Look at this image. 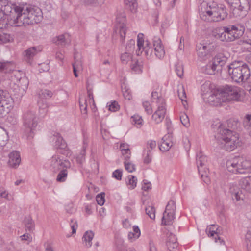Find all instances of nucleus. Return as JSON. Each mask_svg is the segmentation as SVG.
Here are the masks:
<instances>
[{"label": "nucleus", "instance_id": "nucleus-1", "mask_svg": "<svg viewBox=\"0 0 251 251\" xmlns=\"http://www.w3.org/2000/svg\"><path fill=\"white\" fill-rule=\"evenodd\" d=\"M42 19L40 8L30 5L20 6L8 3L7 0H0V28L26 26L40 22ZM12 36L0 30V44L13 41Z\"/></svg>", "mask_w": 251, "mask_h": 251}, {"label": "nucleus", "instance_id": "nucleus-2", "mask_svg": "<svg viewBox=\"0 0 251 251\" xmlns=\"http://www.w3.org/2000/svg\"><path fill=\"white\" fill-rule=\"evenodd\" d=\"M239 126L237 120L230 119L225 123H219L216 139L221 148L231 151L240 144L238 134L235 131Z\"/></svg>", "mask_w": 251, "mask_h": 251}, {"label": "nucleus", "instance_id": "nucleus-3", "mask_svg": "<svg viewBox=\"0 0 251 251\" xmlns=\"http://www.w3.org/2000/svg\"><path fill=\"white\" fill-rule=\"evenodd\" d=\"M152 44L153 51L149 41L144 40L143 34H138L137 41V55H140L144 52L148 59L152 60L154 56L159 59H162L165 56V51L161 40L158 36H154L152 38Z\"/></svg>", "mask_w": 251, "mask_h": 251}, {"label": "nucleus", "instance_id": "nucleus-4", "mask_svg": "<svg viewBox=\"0 0 251 251\" xmlns=\"http://www.w3.org/2000/svg\"><path fill=\"white\" fill-rule=\"evenodd\" d=\"M199 12L200 18L208 22L221 21L227 16L226 7L213 1L202 2L199 6Z\"/></svg>", "mask_w": 251, "mask_h": 251}, {"label": "nucleus", "instance_id": "nucleus-5", "mask_svg": "<svg viewBox=\"0 0 251 251\" xmlns=\"http://www.w3.org/2000/svg\"><path fill=\"white\" fill-rule=\"evenodd\" d=\"M227 67L228 74L233 81L237 83H243L249 79L251 72L246 64L235 61Z\"/></svg>", "mask_w": 251, "mask_h": 251}, {"label": "nucleus", "instance_id": "nucleus-6", "mask_svg": "<svg viewBox=\"0 0 251 251\" xmlns=\"http://www.w3.org/2000/svg\"><path fill=\"white\" fill-rule=\"evenodd\" d=\"M226 165L227 170L234 174L251 172V161L239 156L228 160Z\"/></svg>", "mask_w": 251, "mask_h": 251}, {"label": "nucleus", "instance_id": "nucleus-7", "mask_svg": "<svg viewBox=\"0 0 251 251\" xmlns=\"http://www.w3.org/2000/svg\"><path fill=\"white\" fill-rule=\"evenodd\" d=\"M38 118L33 111H28L24 116L23 135L27 139L33 138L38 125Z\"/></svg>", "mask_w": 251, "mask_h": 251}, {"label": "nucleus", "instance_id": "nucleus-8", "mask_svg": "<svg viewBox=\"0 0 251 251\" xmlns=\"http://www.w3.org/2000/svg\"><path fill=\"white\" fill-rule=\"evenodd\" d=\"M197 164L199 173L204 182L208 184L210 180L208 177L209 170L207 167V158L201 152L197 154Z\"/></svg>", "mask_w": 251, "mask_h": 251}, {"label": "nucleus", "instance_id": "nucleus-9", "mask_svg": "<svg viewBox=\"0 0 251 251\" xmlns=\"http://www.w3.org/2000/svg\"><path fill=\"white\" fill-rule=\"evenodd\" d=\"M250 0H232L228 5L230 11L235 17H243L246 15V12L249 7Z\"/></svg>", "mask_w": 251, "mask_h": 251}, {"label": "nucleus", "instance_id": "nucleus-10", "mask_svg": "<svg viewBox=\"0 0 251 251\" xmlns=\"http://www.w3.org/2000/svg\"><path fill=\"white\" fill-rule=\"evenodd\" d=\"M49 164L50 169L53 172H57L60 169L71 167V163L69 160L59 154L53 155L49 160Z\"/></svg>", "mask_w": 251, "mask_h": 251}, {"label": "nucleus", "instance_id": "nucleus-11", "mask_svg": "<svg viewBox=\"0 0 251 251\" xmlns=\"http://www.w3.org/2000/svg\"><path fill=\"white\" fill-rule=\"evenodd\" d=\"M220 96H222L224 102L237 100L240 97V89L235 86L226 85L219 89Z\"/></svg>", "mask_w": 251, "mask_h": 251}, {"label": "nucleus", "instance_id": "nucleus-12", "mask_svg": "<svg viewBox=\"0 0 251 251\" xmlns=\"http://www.w3.org/2000/svg\"><path fill=\"white\" fill-rule=\"evenodd\" d=\"M114 31L119 34L121 39L123 41L125 38L126 31V19L124 12H118L116 14Z\"/></svg>", "mask_w": 251, "mask_h": 251}, {"label": "nucleus", "instance_id": "nucleus-13", "mask_svg": "<svg viewBox=\"0 0 251 251\" xmlns=\"http://www.w3.org/2000/svg\"><path fill=\"white\" fill-rule=\"evenodd\" d=\"M214 50L212 44H199L197 46V55L200 61H204L209 59Z\"/></svg>", "mask_w": 251, "mask_h": 251}, {"label": "nucleus", "instance_id": "nucleus-14", "mask_svg": "<svg viewBox=\"0 0 251 251\" xmlns=\"http://www.w3.org/2000/svg\"><path fill=\"white\" fill-rule=\"evenodd\" d=\"M52 96L53 92L48 89L41 90L39 92L38 105L40 110H45L49 108L47 100L51 98Z\"/></svg>", "mask_w": 251, "mask_h": 251}, {"label": "nucleus", "instance_id": "nucleus-15", "mask_svg": "<svg viewBox=\"0 0 251 251\" xmlns=\"http://www.w3.org/2000/svg\"><path fill=\"white\" fill-rule=\"evenodd\" d=\"M228 36L229 37V42H232L241 37L244 33L245 28L240 25H235L229 26H225Z\"/></svg>", "mask_w": 251, "mask_h": 251}, {"label": "nucleus", "instance_id": "nucleus-16", "mask_svg": "<svg viewBox=\"0 0 251 251\" xmlns=\"http://www.w3.org/2000/svg\"><path fill=\"white\" fill-rule=\"evenodd\" d=\"M42 50V48L40 46L32 47L28 48L23 52V57L24 61L31 65L33 61L34 57Z\"/></svg>", "mask_w": 251, "mask_h": 251}, {"label": "nucleus", "instance_id": "nucleus-17", "mask_svg": "<svg viewBox=\"0 0 251 251\" xmlns=\"http://www.w3.org/2000/svg\"><path fill=\"white\" fill-rule=\"evenodd\" d=\"M219 94L220 90L219 89L217 90H214L208 97L204 96L203 100L205 102L211 105L215 106H219L224 102L222 96H220Z\"/></svg>", "mask_w": 251, "mask_h": 251}, {"label": "nucleus", "instance_id": "nucleus-18", "mask_svg": "<svg viewBox=\"0 0 251 251\" xmlns=\"http://www.w3.org/2000/svg\"><path fill=\"white\" fill-rule=\"evenodd\" d=\"M87 93V100H79L80 110H94L96 108L92 92L88 90Z\"/></svg>", "mask_w": 251, "mask_h": 251}, {"label": "nucleus", "instance_id": "nucleus-19", "mask_svg": "<svg viewBox=\"0 0 251 251\" xmlns=\"http://www.w3.org/2000/svg\"><path fill=\"white\" fill-rule=\"evenodd\" d=\"M206 232L209 237L214 238L216 243H219L221 245L224 244V241L219 237L220 230L218 226L211 225L208 226L206 229Z\"/></svg>", "mask_w": 251, "mask_h": 251}, {"label": "nucleus", "instance_id": "nucleus-20", "mask_svg": "<svg viewBox=\"0 0 251 251\" xmlns=\"http://www.w3.org/2000/svg\"><path fill=\"white\" fill-rule=\"evenodd\" d=\"M10 99L6 91L0 89V110H8L11 105L8 102Z\"/></svg>", "mask_w": 251, "mask_h": 251}, {"label": "nucleus", "instance_id": "nucleus-21", "mask_svg": "<svg viewBox=\"0 0 251 251\" xmlns=\"http://www.w3.org/2000/svg\"><path fill=\"white\" fill-rule=\"evenodd\" d=\"M213 33L215 37L220 41L229 42V37L228 36L225 26L215 29Z\"/></svg>", "mask_w": 251, "mask_h": 251}, {"label": "nucleus", "instance_id": "nucleus-22", "mask_svg": "<svg viewBox=\"0 0 251 251\" xmlns=\"http://www.w3.org/2000/svg\"><path fill=\"white\" fill-rule=\"evenodd\" d=\"M21 162V157L19 152L14 151L9 154L8 164L12 168H17Z\"/></svg>", "mask_w": 251, "mask_h": 251}, {"label": "nucleus", "instance_id": "nucleus-23", "mask_svg": "<svg viewBox=\"0 0 251 251\" xmlns=\"http://www.w3.org/2000/svg\"><path fill=\"white\" fill-rule=\"evenodd\" d=\"M15 84L19 88L18 92L19 95H23L27 89L29 80L26 77L23 76L17 80Z\"/></svg>", "mask_w": 251, "mask_h": 251}, {"label": "nucleus", "instance_id": "nucleus-24", "mask_svg": "<svg viewBox=\"0 0 251 251\" xmlns=\"http://www.w3.org/2000/svg\"><path fill=\"white\" fill-rule=\"evenodd\" d=\"M172 136L170 134L165 135L162 139L159 149L163 151H168L173 146Z\"/></svg>", "mask_w": 251, "mask_h": 251}, {"label": "nucleus", "instance_id": "nucleus-25", "mask_svg": "<svg viewBox=\"0 0 251 251\" xmlns=\"http://www.w3.org/2000/svg\"><path fill=\"white\" fill-rule=\"evenodd\" d=\"M152 100H155V102L157 106V110H166V105L165 100L159 96L158 92L152 91L151 93Z\"/></svg>", "mask_w": 251, "mask_h": 251}, {"label": "nucleus", "instance_id": "nucleus-26", "mask_svg": "<svg viewBox=\"0 0 251 251\" xmlns=\"http://www.w3.org/2000/svg\"><path fill=\"white\" fill-rule=\"evenodd\" d=\"M214 85L210 81L205 82L201 86V94L203 98L204 96L208 97L211 94L213 91L217 90L214 88Z\"/></svg>", "mask_w": 251, "mask_h": 251}, {"label": "nucleus", "instance_id": "nucleus-27", "mask_svg": "<svg viewBox=\"0 0 251 251\" xmlns=\"http://www.w3.org/2000/svg\"><path fill=\"white\" fill-rule=\"evenodd\" d=\"M66 36L65 34L56 36L52 39V42L57 45L64 47L69 45L70 42V41L66 38Z\"/></svg>", "mask_w": 251, "mask_h": 251}, {"label": "nucleus", "instance_id": "nucleus-28", "mask_svg": "<svg viewBox=\"0 0 251 251\" xmlns=\"http://www.w3.org/2000/svg\"><path fill=\"white\" fill-rule=\"evenodd\" d=\"M249 173L251 174L248 176L241 179L239 181V185L242 189L251 192V172H249Z\"/></svg>", "mask_w": 251, "mask_h": 251}, {"label": "nucleus", "instance_id": "nucleus-29", "mask_svg": "<svg viewBox=\"0 0 251 251\" xmlns=\"http://www.w3.org/2000/svg\"><path fill=\"white\" fill-rule=\"evenodd\" d=\"M53 140L54 142V147L57 149H64L67 147L65 141L59 133H56L53 135Z\"/></svg>", "mask_w": 251, "mask_h": 251}, {"label": "nucleus", "instance_id": "nucleus-30", "mask_svg": "<svg viewBox=\"0 0 251 251\" xmlns=\"http://www.w3.org/2000/svg\"><path fill=\"white\" fill-rule=\"evenodd\" d=\"M133 232H129L128 234V239L130 242H133L139 238L141 235V231L137 226H133Z\"/></svg>", "mask_w": 251, "mask_h": 251}, {"label": "nucleus", "instance_id": "nucleus-31", "mask_svg": "<svg viewBox=\"0 0 251 251\" xmlns=\"http://www.w3.org/2000/svg\"><path fill=\"white\" fill-rule=\"evenodd\" d=\"M133 232H129L128 234V239L130 242H133L139 238L141 235V231L137 226H133Z\"/></svg>", "mask_w": 251, "mask_h": 251}, {"label": "nucleus", "instance_id": "nucleus-32", "mask_svg": "<svg viewBox=\"0 0 251 251\" xmlns=\"http://www.w3.org/2000/svg\"><path fill=\"white\" fill-rule=\"evenodd\" d=\"M94 236V234L91 231H87L84 233L82 239L83 244L86 247L89 248L91 247L92 244V240Z\"/></svg>", "mask_w": 251, "mask_h": 251}, {"label": "nucleus", "instance_id": "nucleus-33", "mask_svg": "<svg viewBox=\"0 0 251 251\" xmlns=\"http://www.w3.org/2000/svg\"><path fill=\"white\" fill-rule=\"evenodd\" d=\"M175 218V213L164 211L162 218V223L165 225H171Z\"/></svg>", "mask_w": 251, "mask_h": 251}, {"label": "nucleus", "instance_id": "nucleus-34", "mask_svg": "<svg viewBox=\"0 0 251 251\" xmlns=\"http://www.w3.org/2000/svg\"><path fill=\"white\" fill-rule=\"evenodd\" d=\"M227 58L223 53H220L215 55L213 58V61L214 63L219 67L223 66L227 61Z\"/></svg>", "mask_w": 251, "mask_h": 251}, {"label": "nucleus", "instance_id": "nucleus-35", "mask_svg": "<svg viewBox=\"0 0 251 251\" xmlns=\"http://www.w3.org/2000/svg\"><path fill=\"white\" fill-rule=\"evenodd\" d=\"M130 156H125L124 158V164L125 169L129 173H132L135 171V165L130 160Z\"/></svg>", "mask_w": 251, "mask_h": 251}, {"label": "nucleus", "instance_id": "nucleus-36", "mask_svg": "<svg viewBox=\"0 0 251 251\" xmlns=\"http://www.w3.org/2000/svg\"><path fill=\"white\" fill-rule=\"evenodd\" d=\"M13 70V65L10 62L0 61V72L7 73Z\"/></svg>", "mask_w": 251, "mask_h": 251}, {"label": "nucleus", "instance_id": "nucleus-37", "mask_svg": "<svg viewBox=\"0 0 251 251\" xmlns=\"http://www.w3.org/2000/svg\"><path fill=\"white\" fill-rule=\"evenodd\" d=\"M121 89L124 98L126 100H131L132 98L131 92L124 82L121 84Z\"/></svg>", "mask_w": 251, "mask_h": 251}, {"label": "nucleus", "instance_id": "nucleus-38", "mask_svg": "<svg viewBox=\"0 0 251 251\" xmlns=\"http://www.w3.org/2000/svg\"><path fill=\"white\" fill-rule=\"evenodd\" d=\"M178 95L181 100L184 108L185 109H188L187 102L185 100L186 98V93L184 89V87L181 86V87L178 90Z\"/></svg>", "mask_w": 251, "mask_h": 251}, {"label": "nucleus", "instance_id": "nucleus-39", "mask_svg": "<svg viewBox=\"0 0 251 251\" xmlns=\"http://www.w3.org/2000/svg\"><path fill=\"white\" fill-rule=\"evenodd\" d=\"M218 66L212 60L209 62L205 66V73L208 75H214L218 69Z\"/></svg>", "mask_w": 251, "mask_h": 251}, {"label": "nucleus", "instance_id": "nucleus-40", "mask_svg": "<svg viewBox=\"0 0 251 251\" xmlns=\"http://www.w3.org/2000/svg\"><path fill=\"white\" fill-rule=\"evenodd\" d=\"M165 111H155L152 114V119L155 123H159L164 118Z\"/></svg>", "mask_w": 251, "mask_h": 251}, {"label": "nucleus", "instance_id": "nucleus-41", "mask_svg": "<svg viewBox=\"0 0 251 251\" xmlns=\"http://www.w3.org/2000/svg\"><path fill=\"white\" fill-rule=\"evenodd\" d=\"M68 168H65L59 170V172L56 177V181L57 182H63L66 181L68 176Z\"/></svg>", "mask_w": 251, "mask_h": 251}, {"label": "nucleus", "instance_id": "nucleus-42", "mask_svg": "<svg viewBox=\"0 0 251 251\" xmlns=\"http://www.w3.org/2000/svg\"><path fill=\"white\" fill-rule=\"evenodd\" d=\"M75 62L73 64V67L78 69V70H82V62L81 60V56L78 53H75L74 54Z\"/></svg>", "mask_w": 251, "mask_h": 251}, {"label": "nucleus", "instance_id": "nucleus-43", "mask_svg": "<svg viewBox=\"0 0 251 251\" xmlns=\"http://www.w3.org/2000/svg\"><path fill=\"white\" fill-rule=\"evenodd\" d=\"M171 238L172 239V243L170 241H166V246L170 251H175L178 247V243L176 241V238L175 235H171Z\"/></svg>", "mask_w": 251, "mask_h": 251}, {"label": "nucleus", "instance_id": "nucleus-44", "mask_svg": "<svg viewBox=\"0 0 251 251\" xmlns=\"http://www.w3.org/2000/svg\"><path fill=\"white\" fill-rule=\"evenodd\" d=\"M124 3L131 12H135L136 11L137 8L136 0H124Z\"/></svg>", "mask_w": 251, "mask_h": 251}, {"label": "nucleus", "instance_id": "nucleus-45", "mask_svg": "<svg viewBox=\"0 0 251 251\" xmlns=\"http://www.w3.org/2000/svg\"><path fill=\"white\" fill-rule=\"evenodd\" d=\"M137 178L133 175H129L127 176V181L126 182L128 188L130 189H134L137 185Z\"/></svg>", "mask_w": 251, "mask_h": 251}, {"label": "nucleus", "instance_id": "nucleus-46", "mask_svg": "<svg viewBox=\"0 0 251 251\" xmlns=\"http://www.w3.org/2000/svg\"><path fill=\"white\" fill-rule=\"evenodd\" d=\"M120 58L123 64H127L129 62L132 61V53L126 51L121 54Z\"/></svg>", "mask_w": 251, "mask_h": 251}, {"label": "nucleus", "instance_id": "nucleus-47", "mask_svg": "<svg viewBox=\"0 0 251 251\" xmlns=\"http://www.w3.org/2000/svg\"><path fill=\"white\" fill-rule=\"evenodd\" d=\"M120 149L121 151V153L124 157L125 156H128L130 157L131 152L129 149V146L126 143H122L120 144Z\"/></svg>", "mask_w": 251, "mask_h": 251}, {"label": "nucleus", "instance_id": "nucleus-48", "mask_svg": "<svg viewBox=\"0 0 251 251\" xmlns=\"http://www.w3.org/2000/svg\"><path fill=\"white\" fill-rule=\"evenodd\" d=\"M131 69L132 72L135 74H141L142 72V66L137 61H132Z\"/></svg>", "mask_w": 251, "mask_h": 251}, {"label": "nucleus", "instance_id": "nucleus-49", "mask_svg": "<svg viewBox=\"0 0 251 251\" xmlns=\"http://www.w3.org/2000/svg\"><path fill=\"white\" fill-rule=\"evenodd\" d=\"M24 223L26 229L28 231H32L34 229V224L31 217H25L24 219Z\"/></svg>", "mask_w": 251, "mask_h": 251}, {"label": "nucleus", "instance_id": "nucleus-50", "mask_svg": "<svg viewBox=\"0 0 251 251\" xmlns=\"http://www.w3.org/2000/svg\"><path fill=\"white\" fill-rule=\"evenodd\" d=\"M243 125L244 127L247 130H250V135L251 137V115L247 114L246 115L244 121Z\"/></svg>", "mask_w": 251, "mask_h": 251}, {"label": "nucleus", "instance_id": "nucleus-51", "mask_svg": "<svg viewBox=\"0 0 251 251\" xmlns=\"http://www.w3.org/2000/svg\"><path fill=\"white\" fill-rule=\"evenodd\" d=\"M86 147L84 145L83 147V150L81 151L79 154L76 157V161L79 164H82L85 159V153H86Z\"/></svg>", "mask_w": 251, "mask_h": 251}, {"label": "nucleus", "instance_id": "nucleus-52", "mask_svg": "<svg viewBox=\"0 0 251 251\" xmlns=\"http://www.w3.org/2000/svg\"><path fill=\"white\" fill-rule=\"evenodd\" d=\"M176 203L174 201L170 200L168 201L167 205H166L165 211L169 212V211L171 213H175L176 210Z\"/></svg>", "mask_w": 251, "mask_h": 251}, {"label": "nucleus", "instance_id": "nucleus-53", "mask_svg": "<svg viewBox=\"0 0 251 251\" xmlns=\"http://www.w3.org/2000/svg\"><path fill=\"white\" fill-rule=\"evenodd\" d=\"M245 244L247 251H251V231L249 230L245 236Z\"/></svg>", "mask_w": 251, "mask_h": 251}, {"label": "nucleus", "instance_id": "nucleus-54", "mask_svg": "<svg viewBox=\"0 0 251 251\" xmlns=\"http://www.w3.org/2000/svg\"><path fill=\"white\" fill-rule=\"evenodd\" d=\"M106 107L108 110H119L120 108V105L116 100H112L107 103Z\"/></svg>", "mask_w": 251, "mask_h": 251}, {"label": "nucleus", "instance_id": "nucleus-55", "mask_svg": "<svg viewBox=\"0 0 251 251\" xmlns=\"http://www.w3.org/2000/svg\"><path fill=\"white\" fill-rule=\"evenodd\" d=\"M175 71L179 77L183 75V67L182 63L178 62L175 65Z\"/></svg>", "mask_w": 251, "mask_h": 251}, {"label": "nucleus", "instance_id": "nucleus-56", "mask_svg": "<svg viewBox=\"0 0 251 251\" xmlns=\"http://www.w3.org/2000/svg\"><path fill=\"white\" fill-rule=\"evenodd\" d=\"M135 41L133 39L130 40L126 45V51L133 53L135 49Z\"/></svg>", "mask_w": 251, "mask_h": 251}, {"label": "nucleus", "instance_id": "nucleus-57", "mask_svg": "<svg viewBox=\"0 0 251 251\" xmlns=\"http://www.w3.org/2000/svg\"><path fill=\"white\" fill-rule=\"evenodd\" d=\"M146 214L150 217L151 219H154L155 217V209L153 206H149L145 209Z\"/></svg>", "mask_w": 251, "mask_h": 251}, {"label": "nucleus", "instance_id": "nucleus-58", "mask_svg": "<svg viewBox=\"0 0 251 251\" xmlns=\"http://www.w3.org/2000/svg\"><path fill=\"white\" fill-rule=\"evenodd\" d=\"M144 157V163L149 164L151 161L152 154L150 150H145Z\"/></svg>", "mask_w": 251, "mask_h": 251}, {"label": "nucleus", "instance_id": "nucleus-59", "mask_svg": "<svg viewBox=\"0 0 251 251\" xmlns=\"http://www.w3.org/2000/svg\"><path fill=\"white\" fill-rule=\"evenodd\" d=\"M232 198L233 200L236 202H239L243 200V195L239 191L232 193Z\"/></svg>", "mask_w": 251, "mask_h": 251}, {"label": "nucleus", "instance_id": "nucleus-60", "mask_svg": "<svg viewBox=\"0 0 251 251\" xmlns=\"http://www.w3.org/2000/svg\"><path fill=\"white\" fill-rule=\"evenodd\" d=\"M88 4H92L95 6H100L102 5L105 0H85Z\"/></svg>", "mask_w": 251, "mask_h": 251}, {"label": "nucleus", "instance_id": "nucleus-61", "mask_svg": "<svg viewBox=\"0 0 251 251\" xmlns=\"http://www.w3.org/2000/svg\"><path fill=\"white\" fill-rule=\"evenodd\" d=\"M170 22L168 19H165L161 23L160 32L163 34L165 30L170 26Z\"/></svg>", "mask_w": 251, "mask_h": 251}, {"label": "nucleus", "instance_id": "nucleus-62", "mask_svg": "<svg viewBox=\"0 0 251 251\" xmlns=\"http://www.w3.org/2000/svg\"><path fill=\"white\" fill-rule=\"evenodd\" d=\"M132 123L133 124H137L138 125H140L142 124L143 122V119L141 117L138 115H134V116L131 117Z\"/></svg>", "mask_w": 251, "mask_h": 251}, {"label": "nucleus", "instance_id": "nucleus-63", "mask_svg": "<svg viewBox=\"0 0 251 251\" xmlns=\"http://www.w3.org/2000/svg\"><path fill=\"white\" fill-rule=\"evenodd\" d=\"M104 193H101L97 195L96 196V201L98 204L100 205H102L104 203L105 199H104Z\"/></svg>", "mask_w": 251, "mask_h": 251}, {"label": "nucleus", "instance_id": "nucleus-64", "mask_svg": "<svg viewBox=\"0 0 251 251\" xmlns=\"http://www.w3.org/2000/svg\"><path fill=\"white\" fill-rule=\"evenodd\" d=\"M122 170L121 169H117L112 173V177L116 178L118 180H121L122 176Z\"/></svg>", "mask_w": 251, "mask_h": 251}]
</instances>
